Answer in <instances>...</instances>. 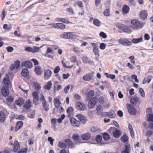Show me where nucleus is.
I'll list each match as a JSON object with an SVG mask.
<instances>
[{
  "instance_id": "nucleus-1",
  "label": "nucleus",
  "mask_w": 153,
  "mask_h": 153,
  "mask_svg": "<svg viewBox=\"0 0 153 153\" xmlns=\"http://www.w3.org/2000/svg\"><path fill=\"white\" fill-rule=\"evenodd\" d=\"M89 101L88 104V108L90 109H92L97 102L98 99L97 97H94L91 99L87 100Z\"/></svg>"
},
{
  "instance_id": "nucleus-2",
  "label": "nucleus",
  "mask_w": 153,
  "mask_h": 153,
  "mask_svg": "<svg viewBox=\"0 0 153 153\" xmlns=\"http://www.w3.org/2000/svg\"><path fill=\"white\" fill-rule=\"evenodd\" d=\"M108 131L110 133H113V136L115 138L118 137L121 135L120 131L119 130H115L114 128L111 127Z\"/></svg>"
},
{
  "instance_id": "nucleus-3",
  "label": "nucleus",
  "mask_w": 153,
  "mask_h": 153,
  "mask_svg": "<svg viewBox=\"0 0 153 153\" xmlns=\"http://www.w3.org/2000/svg\"><path fill=\"white\" fill-rule=\"evenodd\" d=\"M76 108L77 110L81 111H85L86 108L85 105L80 102H78L76 103Z\"/></svg>"
},
{
  "instance_id": "nucleus-4",
  "label": "nucleus",
  "mask_w": 153,
  "mask_h": 153,
  "mask_svg": "<svg viewBox=\"0 0 153 153\" xmlns=\"http://www.w3.org/2000/svg\"><path fill=\"white\" fill-rule=\"evenodd\" d=\"M117 27L119 29L124 32H128L129 31V27L127 26L121 24H118Z\"/></svg>"
},
{
  "instance_id": "nucleus-5",
  "label": "nucleus",
  "mask_w": 153,
  "mask_h": 153,
  "mask_svg": "<svg viewBox=\"0 0 153 153\" xmlns=\"http://www.w3.org/2000/svg\"><path fill=\"white\" fill-rule=\"evenodd\" d=\"M119 42L120 43L126 46H130L131 44L130 41L126 39L121 38L119 40Z\"/></svg>"
},
{
  "instance_id": "nucleus-6",
  "label": "nucleus",
  "mask_w": 153,
  "mask_h": 153,
  "mask_svg": "<svg viewBox=\"0 0 153 153\" xmlns=\"http://www.w3.org/2000/svg\"><path fill=\"white\" fill-rule=\"evenodd\" d=\"M131 23L134 25L136 28H137L144 24L143 22L138 21L136 19H134L131 21Z\"/></svg>"
},
{
  "instance_id": "nucleus-7",
  "label": "nucleus",
  "mask_w": 153,
  "mask_h": 153,
  "mask_svg": "<svg viewBox=\"0 0 153 153\" xmlns=\"http://www.w3.org/2000/svg\"><path fill=\"white\" fill-rule=\"evenodd\" d=\"M93 47V51L95 55H97L98 56H99V48L98 46L95 43H92L91 44Z\"/></svg>"
},
{
  "instance_id": "nucleus-8",
  "label": "nucleus",
  "mask_w": 153,
  "mask_h": 153,
  "mask_svg": "<svg viewBox=\"0 0 153 153\" xmlns=\"http://www.w3.org/2000/svg\"><path fill=\"white\" fill-rule=\"evenodd\" d=\"M127 107L128 111L130 114L134 115L136 114V110L130 104H127Z\"/></svg>"
},
{
  "instance_id": "nucleus-9",
  "label": "nucleus",
  "mask_w": 153,
  "mask_h": 153,
  "mask_svg": "<svg viewBox=\"0 0 153 153\" xmlns=\"http://www.w3.org/2000/svg\"><path fill=\"white\" fill-rule=\"evenodd\" d=\"M9 88L3 86L1 89V91L4 97L7 96L9 94V91L8 88Z\"/></svg>"
},
{
  "instance_id": "nucleus-10",
  "label": "nucleus",
  "mask_w": 153,
  "mask_h": 153,
  "mask_svg": "<svg viewBox=\"0 0 153 153\" xmlns=\"http://www.w3.org/2000/svg\"><path fill=\"white\" fill-rule=\"evenodd\" d=\"M3 82L5 87L10 88L11 86V84L9 77L4 78L3 79Z\"/></svg>"
},
{
  "instance_id": "nucleus-11",
  "label": "nucleus",
  "mask_w": 153,
  "mask_h": 153,
  "mask_svg": "<svg viewBox=\"0 0 153 153\" xmlns=\"http://www.w3.org/2000/svg\"><path fill=\"white\" fill-rule=\"evenodd\" d=\"M70 122L72 125L74 126L78 127L80 124L79 121L76 120L74 118H71L70 120Z\"/></svg>"
},
{
  "instance_id": "nucleus-12",
  "label": "nucleus",
  "mask_w": 153,
  "mask_h": 153,
  "mask_svg": "<svg viewBox=\"0 0 153 153\" xmlns=\"http://www.w3.org/2000/svg\"><path fill=\"white\" fill-rule=\"evenodd\" d=\"M24 65L25 67L28 68H32L33 66L32 63L29 61L23 62L22 63V65Z\"/></svg>"
},
{
  "instance_id": "nucleus-13",
  "label": "nucleus",
  "mask_w": 153,
  "mask_h": 153,
  "mask_svg": "<svg viewBox=\"0 0 153 153\" xmlns=\"http://www.w3.org/2000/svg\"><path fill=\"white\" fill-rule=\"evenodd\" d=\"M76 117H77L78 119L83 123H85L86 121L85 117L81 114L76 115Z\"/></svg>"
},
{
  "instance_id": "nucleus-14",
  "label": "nucleus",
  "mask_w": 153,
  "mask_h": 153,
  "mask_svg": "<svg viewBox=\"0 0 153 153\" xmlns=\"http://www.w3.org/2000/svg\"><path fill=\"white\" fill-rule=\"evenodd\" d=\"M140 17L143 19H145L147 18V14L146 10L141 11L139 13Z\"/></svg>"
},
{
  "instance_id": "nucleus-15",
  "label": "nucleus",
  "mask_w": 153,
  "mask_h": 153,
  "mask_svg": "<svg viewBox=\"0 0 153 153\" xmlns=\"http://www.w3.org/2000/svg\"><path fill=\"white\" fill-rule=\"evenodd\" d=\"M91 137V134L89 133L83 134L81 136V138L83 140H89Z\"/></svg>"
},
{
  "instance_id": "nucleus-16",
  "label": "nucleus",
  "mask_w": 153,
  "mask_h": 153,
  "mask_svg": "<svg viewBox=\"0 0 153 153\" xmlns=\"http://www.w3.org/2000/svg\"><path fill=\"white\" fill-rule=\"evenodd\" d=\"M92 76L93 75L91 74H86L83 76V79L85 81H89L91 79Z\"/></svg>"
},
{
  "instance_id": "nucleus-17",
  "label": "nucleus",
  "mask_w": 153,
  "mask_h": 153,
  "mask_svg": "<svg viewBox=\"0 0 153 153\" xmlns=\"http://www.w3.org/2000/svg\"><path fill=\"white\" fill-rule=\"evenodd\" d=\"M65 142L66 143V145L71 148H72L74 147V144L69 139H66L65 140Z\"/></svg>"
},
{
  "instance_id": "nucleus-18",
  "label": "nucleus",
  "mask_w": 153,
  "mask_h": 153,
  "mask_svg": "<svg viewBox=\"0 0 153 153\" xmlns=\"http://www.w3.org/2000/svg\"><path fill=\"white\" fill-rule=\"evenodd\" d=\"M23 123L22 121H19L16 124L15 127V131H16L21 128L22 126Z\"/></svg>"
},
{
  "instance_id": "nucleus-19",
  "label": "nucleus",
  "mask_w": 153,
  "mask_h": 153,
  "mask_svg": "<svg viewBox=\"0 0 153 153\" xmlns=\"http://www.w3.org/2000/svg\"><path fill=\"white\" fill-rule=\"evenodd\" d=\"M94 91L93 90H91L89 91L87 94V100H89L92 98V97L94 95Z\"/></svg>"
},
{
  "instance_id": "nucleus-20",
  "label": "nucleus",
  "mask_w": 153,
  "mask_h": 153,
  "mask_svg": "<svg viewBox=\"0 0 153 153\" xmlns=\"http://www.w3.org/2000/svg\"><path fill=\"white\" fill-rule=\"evenodd\" d=\"M29 72L27 69L25 68L23 69L21 72V74L22 76L26 77L29 75Z\"/></svg>"
},
{
  "instance_id": "nucleus-21",
  "label": "nucleus",
  "mask_w": 153,
  "mask_h": 153,
  "mask_svg": "<svg viewBox=\"0 0 153 153\" xmlns=\"http://www.w3.org/2000/svg\"><path fill=\"white\" fill-rule=\"evenodd\" d=\"M103 108L100 105H98L96 108L97 114L100 115L103 111Z\"/></svg>"
},
{
  "instance_id": "nucleus-22",
  "label": "nucleus",
  "mask_w": 153,
  "mask_h": 153,
  "mask_svg": "<svg viewBox=\"0 0 153 153\" xmlns=\"http://www.w3.org/2000/svg\"><path fill=\"white\" fill-rule=\"evenodd\" d=\"M74 111L73 108L72 107H70L68 108L67 110V112L68 114V117H70L73 113Z\"/></svg>"
},
{
  "instance_id": "nucleus-23",
  "label": "nucleus",
  "mask_w": 153,
  "mask_h": 153,
  "mask_svg": "<svg viewBox=\"0 0 153 153\" xmlns=\"http://www.w3.org/2000/svg\"><path fill=\"white\" fill-rule=\"evenodd\" d=\"M51 71L49 70H47L45 73V79H47L49 78L51 76Z\"/></svg>"
},
{
  "instance_id": "nucleus-24",
  "label": "nucleus",
  "mask_w": 153,
  "mask_h": 153,
  "mask_svg": "<svg viewBox=\"0 0 153 153\" xmlns=\"http://www.w3.org/2000/svg\"><path fill=\"white\" fill-rule=\"evenodd\" d=\"M31 101L29 100L26 101L24 105V107L26 109L29 108L31 107Z\"/></svg>"
},
{
  "instance_id": "nucleus-25",
  "label": "nucleus",
  "mask_w": 153,
  "mask_h": 153,
  "mask_svg": "<svg viewBox=\"0 0 153 153\" xmlns=\"http://www.w3.org/2000/svg\"><path fill=\"white\" fill-rule=\"evenodd\" d=\"M5 119V116L4 113L2 111H0V121L1 122H4Z\"/></svg>"
},
{
  "instance_id": "nucleus-26",
  "label": "nucleus",
  "mask_w": 153,
  "mask_h": 153,
  "mask_svg": "<svg viewBox=\"0 0 153 153\" xmlns=\"http://www.w3.org/2000/svg\"><path fill=\"white\" fill-rule=\"evenodd\" d=\"M56 28L58 27L61 30H64L65 28L66 25L63 23H56Z\"/></svg>"
},
{
  "instance_id": "nucleus-27",
  "label": "nucleus",
  "mask_w": 153,
  "mask_h": 153,
  "mask_svg": "<svg viewBox=\"0 0 153 153\" xmlns=\"http://www.w3.org/2000/svg\"><path fill=\"white\" fill-rule=\"evenodd\" d=\"M129 7L127 5H124L122 8V11L123 13L127 14L129 11Z\"/></svg>"
},
{
  "instance_id": "nucleus-28",
  "label": "nucleus",
  "mask_w": 153,
  "mask_h": 153,
  "mask_svg": "<svg viewBox=\"0 0 153 153\" xmlns=\"http://www.w3.org/2000/svg\"><path fill=\"white\" fill-rule=\"evenodd\" d=\"M24 100L22 98H20L15 102L16 104L17 105L20 106L24 103Z\"/></svg>"
},
{
  "instance_id": "nucleus-29",
  "label": "nucleus",
  "mask_w": 153,
  "mask_h": 153,
  "mask_svg": "<svg viewBox=\"0 0 153 153\" xmlns=\"http://www.w3.org/2000/svg\"><path fill=\"white\" fill-rule=\"evenodd\" d=\"M68 39H73L75 38L76 36L75 34L72 32H68Z\"/></svg>"
},
{
  "instance_id": "nucleus-30",
  "label": "nucleus",
  "mask_w": 153,
  "mask_h": 153,
  "mask_svg": "<svg viewBox=\"0 0 153 153\" xmlns=\"http://www.w3.org/2000/svg\"><path fill=\"white\" fill-rule=\"evenodd\" d=\"M52 85V84L51 82L50 81L48 82L47 84L45 85L44 88L45 89L49 90L51 89Z\"/></svg>"
},
{
  "instance_id": "nucleus-31",
  "label": "nucleus",
  "mask_w": 153,
  "mask_h": 153,
  "mask_svg": "<svg viewBox=\"0 0 153 153\" xmlns=\"http://www.w3.org/2000/svg\"><path fill=\"white\" fill-rule=\"evenodd\" d=\"M54 103L55 107L58 108L59 106L60 101L59 99L57 98H55L54 100Z\"/></svg>"
},
{
  "instance_id": "nucleus-32",
  "label": "nucleus",
  "mask_w": 153,
  "mask_h": 153,
  "mask_svg": "<svg viewBox=\"0 0 153 153\" xmlns=\"http://www.w3.org/2000/svg\"><path fill=\"white\" fill-rule=\"evenodd\" d=\"M128 129L130 131V132L131 136V137L132 138L134 137V132L133 128L131 125L129 124L128 126Z\"/></svg>"
},
{
  "instance_id": "nucleus-33",
  "label": "nucleus",
  "mask_w": 153,
  "mask_h": 153,
  "mask_svg": "<svg viewBox=\"0 0 153 153\" xmlns=\"http://www.w3.org/2000/svg\"><path fill=\"white\" fill-rule=\"evenodd\" d=\"M35 71L36 74L38 75H40L41 74L40 68L39 66H37L35 67Z\"/></svg>"
},
{
  "instance_id": "nucleus-34",
  "label": "nucleus",
  "mask_w": 153,
  "mask_h": 153,
  "mask_svg": "<svg viewBox=\"0 0 153 153\" xmlns=\"http://www.w3.org/2000/svg\"><path fill=\"white\" fill-rule=\"evenodd\" d=\"M43 108L45 111H48L49 109V105L46 102L42 103Z\"/></svg>"
},
{
  "instance_id": "nucleus-35",
  "label": "nucleus",
  "mask_w": 153,
  "mask_h": 153,
  "mask_svg": "<svg viewBox=\"0 0 153 153\" xmlns=\"http://www.w3.org/2000/svg\"><path fill=\"white\" fill-rule=\"evenodd\" d=\"M143 41L142 38L140 37L138 39H134L132 40V42L134 43H137L141 42Z\"/></svg>"
},
{
  "instance_id": "nucleus-36",
  "label": "nucleus",
  "mask_w": 153,
  "mask_h": 153,
  "mask_svg": "<svg viewBox=\"0 0 153 153\" xmlns=\"http://www.w3.org/2000/svg\"><path fill=\"white\" fill-rule=\"evenodd\" d=\"M19 147V143L17 142H15L14 144L13 151L14 152H16Z\"/></svg>"
},
{
  "instance_id": "nucleus-37",
  "label": "nucleus",
  "mask_w": 153,
  "mask_h": 153,
  "mask_svg": "<svg viewBox=\"0 0 153 153\" xmlns=\"http://www.w3.org/2000/svg\"><path fill=\"white\" fill-rule=\"evenodd\" d=\"M12 28V26L11 25H8L7 24H5L3 25V28L4 29L8 30H10Z\"/></svg>"
},
{
  "instance_id": "nucleus-38",
  "label": "nucleus",
  "mask_w": 153,
  "mask_h": 153,
  "mask_svg": "<svg viewBox=\"0 0 153 153\" xmlns=\"http://www.w3.org/2000/svg\"><path fill=\"white\" fill-rule=\"evenodd\" d=\"M130 147L126 145L124 150L121 152V153H130Z\"/></svg>"
},
{
  "instance_id": "nucleus-39",
  "label": "nucleus",
  "mask_w": 153,
  "mask_h": 153,
  "mask_svg": "<svg viewBox=\"0 0 153 153\" xmlns=\"http://www.w3.org/2000/svg\"><path fill=\"white\" fill-rule=\"evenodd\" d=\"M73 139L76 143H78L79 142V137L77 134H74L72 136Z\"/></svg>"
},
{
  "instance_id": "nucleus-40",
  "label": "nucleus",
  "mask_w": 153,
  "mask_h": 153,
  "mask_svg": "<svg viewBox=\"0 0 153 153\" xmlns=\"http://www.w3.org/2000/svg\"><path fill=\"white\" fill-rule=\"evenodd\" d=\"M139 99L137 97L132 98L130 100V102L131 104H135L138 101Z\"/></svg>"
},
{
  "instance_id": "nucleus-41",
  "label": "nucleus",
  "mask_w": 153,
  "mask_h": 153,
  "mask_svg": "<svg viewBox=\"0 0 153 153\" xmlns=\"http://www.w3.org/2000/svg\"><path fill=\"white\" fill-rule=\"evenodd\" d=\"M60 38L63 39H68V32L64 33L60 36Z\"/></svg>"
},
{
  "instance_id": "nucleus-42",
  "label": "nucleus",
  "mask_w": 153,
  "mask_h": 153,
  "mask_svg": "<svg viewBox=\"0 0 153 153\" xmlns=\"http://www.w3.org/2000/svg\"><path fill=\"white\" fill-rule=\"evenodd\" d=\"M94 25L97 26H100L101 25V22L97 19H95L93 21Z\"/></svg>"
},
{
  "instance_id": "nucleus-43",
  "label": "nucleus",
  "mask_w": 153,
  "mask_h": 153,
  "mask_svg": "<svg viewBox=\"0 0 153 153\" xmlns=\"http://www.w3.org/2000/svg\"><path fill=\"white\" fill-rule=\"evenodd\" d=\"M58 146L61 148H66V144L62 141L59 142Z\"/></svg>"
},
{
  "instance_id": "nucleus-44",
  "label": "nucleus",
  "mask_w": 153,
  "mask_h": 153,
  "mask_svg": "<svg viewBox=\"0 0 153 153\" xmlns=\"http://www.w3.org/2000/svg\"><path fill=\"white\" fill-rule=\"evenodd\" d=\"M103 138L106 141H108L110 139L109 134L106 133H104L103 135Z\"/></svg>"
},
{
  "instance_id": "nucleus-45",
  "label": "nucleus",
  "mask_w": 153,
  "mask_h": 153,
  "mask_svg": "<svg viewBox=\"0 0 153 153\" xmlns=\"http://www.w3.org/2000/svg\"><path fill=\"white\" fill-rule=\"evenodd\" d=\"M121 140L123 142H126L128 141V138L126 135H124L121 137Z\"/></svg>"
},
{
  "instance_id": "nucleus-46",
  "label": "nucleus",
  "mask_w": 153,
  "mask_h": 153,
  "mask_svg": "<svg viewBox=\"0 0 153 153\" xmlns=\"http://www.w3.org/2000/svg\"><path fill=\"white\" fill-rule=\"evenodd\" d=\"M62 22H63L64 23H71L72 24V23L70 22H69L68 19L67 18H62L60 19Z\"/></svg>"
},
{
  "instance_id": "nucleus-47",
  "label": "nucleus",
  "mask_w": 153,
  "mask_h": 153,
  "mask_svg": "<svg viewBox=\"0 0 153 153\" xmlns=\"http://www.w3.org/2000/svg\"><path fill=\"white\" fill-rule=\"evenodd\" d=\"M108 117L111 118H114L116 117V114L114 112H108Z\"/></svg>"
},
{
  "instance_id": "nucleus-48",
  "label": "nucleus",
  "mask_w": 153,
  "mask_h": 153,
  "mask_svg": "<svg viewBox=\"0 0 153 153\" xmlns=\"http://www.w3.org/2000/svg\"><path fill=\"white\" fill-rule=\"evenodd\" d=\"M105 74L107 75V77L109 78H111L112 79H114L115 78V75L113 74H108V73H106Z\"/></svg>"
},
{
  "instance_id": "nucleus-49",
  "label": "nucleus",
  "mask_w": 153,
  "mask_h": 153,
  "mask_svg": "<svg viewBox=\"0 0 153 153\" xmlns=\"http://www.w3.org/2000/svg\"><path fill=\"white\" fill-rule=\"evenodd\" d=\"M15 66L16 67V69H18L19 68L20 66V62L18 60H16L14 62V64Z\"/></svg>"
},
{
  "instance_id": "nucleus-50",
  "label": "nucleus",
  "mask_w": 153,
  "mask_h": 153,
  "mask_svg": "<svg viewBox=\"0 0 153 153\" xmlns=\"http://www.w3.org/2000/svg\"><path fill=\"white\" fill-rule=\"evenodd\" d=\"M40 49L38 47L36 46H33L32 48V53H35L39 51Z\"/></svg>"
},
{
  "instance_id": "nucleus-51",
  "label": "nucleus",
  "mask_w": 153,
  "mask_h": 153,
  "mask_svg": "<svg viewBox=\"0 0 153 153\" xmlns=\"http://www.w3.org/2000/svg\"><path fill=\"white\" fill-rule=\"evenodd\" d=\"M34 84L36 89L37 90H39L41 89L40 85L37 82H34Z\"/></svg>"
},
{
  "instance_id": "nucleus-52",
  "label": "nucleus",
  "mask_w": 153,
  "mask_h": 153,
  "mask_svg": "<svg viewBox=\"0 0 153 153\" xmlns=\"http://www.w3.org/2000/svg\"><path fill=\"white\" fill-rule=\"evenodd\" d=\"M152 109L150 108H148L146 109V114L147 116L152 114Z\"/></svg>"
},
{
  "instance_id": "nucleus-53",
  "label": "nucleus",
  "mask_w": 153,
  "mask_h": 153,
  "mask_svg": "<svg viewBox=\"0 0 153 153\" xmlns=\"http://www.w3.org/2000/svg\"><path fill=\"white\" fill-rule=\"evenodd\" d=\"M104 14L105 16H108L110 15V11L108 9H105L104 12Z\"/></svg>"
},
{
  "instance_id": "nucleus-54",
  "label": "nucleus",
  "mask_w": 153,
  "mask_h": 153,
  "mask_svg": "<svg viewBox=\"0 0 153 153\" xmlns=\"http://www.w3.org/2000/svg\"><path fill=\"white\" fill-rule=\"evenodd\" d=\"M67 11L68 12L70 13V14L71 15H73L74 14V13L73 11V10L71 7L68 8Z\"/></svg>"
},
{
  "instance_id": "nucleus-55",
  "label": "nucleus",
  "mask_w": 153,
  "mask_h": 153,
  "mask_svg": "<svg viewBox=\"0 0 153 153\" xmlns=\"http://www.w3.org/2000/svg\"><path fill=\"white\" fill-rule=\"evenodd\" d=\"M65 114H62L61 117L59 118L58 120V122L59 123H61L62 122V120L65 118Z\"/></svg>"
},
{
  "instance_id": "nucleus-56",
  "label": "nucleus",
  "mask_w": 153,
  "mask_h": 153,
  "mask_svg": "<svg viewBox=\"0 0 153 153\" xmlns=\"http://www.w3.org/2000/svg\"><path fill=\"white\" fill-rule=\"evenodd\" d=\"M54 139L52 138L51 137H49L48 138V141L50 142V144L52 146H53V142L54 141Z\"/></svg>"
},
{
  "instance_id": "nucleus-57",
  "label": "nucleus",
  "mask_w": 153,
  "mask_h": 153,
  "mask_svg": "<svg viewBox=\"0 0 153 153\" xmlns=\"http://www.w3.org/2000/svg\"><path fill=\"white\" fill-rule=\"evenodd\" d=\"M153 131L151 130H149L148 131H147L146 134V135L148 137L151 136L152 134H153Z\"/></svg>"
},
{
  "instance_id": "nucleus-58",
  "label": "nucleus",
  "mask_w": 153,
  "mask_h": 153,
  "mask_svg": "<svg viewBox=\"0 0 153 153\" xmlns=\"http://www.w3.org/2000/svg\"><path fill=\"white\" fill-rule=\"evenodd\" d=\"M106 44L104 43H101L100 44V48L102 50L104 49L106 47Z\"/></svg>"
},
{
  "instance_id": "nucleus-59",
  "label": "nucleus",
  "mask_w": 153,
  "mask_h": 153,
  "mask_svg": "<svg viewBox=\"0 0 153 153\" xmlns=\"http://www.w3.org/2000/svg\"><path fill=\"white\" fill-rule=\"evenodd\" d=\"M41 97H40V100L42 101V103L46 102L44 97L42 94H41Z\"/></svg>"
},
{
  "instance_id": "nucleus-60",
  "label": "nucleus",
  "mask_w": 153,
  "mask_h": 153,
  "mask_svg": "<svg viewBox=\"0 0 153 153\" xmlns=\"http://www.w3.org/2000/svg\"><path fill=\"white\" fill-rule=\"evenodd\" d=\"M100 36L104 39H105L107 37L106 34L102 32H101L100 33Z\"/></svg>"
},
{
  "instance_id": "nucleus-61",
  "label": "nucleus",
  "mask_w": 153,
  "mask_h": 153,
  "mask_svg": "<svg viewBox=\"0 0 153 153\" xmlns=\"http://www.w3.org/2000/svg\"><path fill=\"white\" fill-rule=\"evenodd\" d=\"M102 140V137L99 135H97L96 138V140L97 142H100Z\"/></svg>"
},
{
  "instance_id": "nucleus-62",
  "label": "nucleus",
  "mask_w": 153,
  "mask_h": 153,
  "mask_svg": "<svg viewBox=\"0 0 153 153\" xmlns=\"http://www.w3.org/2000/svg\"><path fill=\"white\" fill-rule=\"evenodd\" d=\"M108 112H102V113L100 114L101 117H105L108 116Z\"/></svg>"
},
{
  "instance_id": "nucleus-63",
  "label": "nucleus",
  "mask_w": 153,
  "mask_h": 153,
  "mask_svg": "<svg viewBox=\"0 0 153 153\" xmlns=\"http://www.w3.org/2000/svg\"><path fill=\"white\" fill-rule=\"evenodd\" d=\"M27 151V148H24L21 149V150L18 153H26Z\"/></svg>"
},
{
  "instance_id": "nucleus-64",
  "label": "nucleus",
  "mask_w": 153,
  "mask_h": 153,
  "mask_svg": "<svg viewBox=\"0 0 153 153\" xmlns=\"http://www.w3.org/2000/svg\"><path fill=\"white\" fill-rule=\"evenodd\" d=\"M148 116L149 117L148 120L150 121L153 122V114H150Z\"/></svg>"
}]
</instances>
